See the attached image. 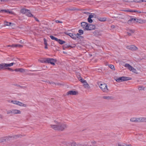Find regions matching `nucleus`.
Here are the masks:
<instances>
[{
  "label": "nucleus",
  "mask_w": 146,
  "mask_h": 146,
  "mask_svg": "<svg viewBox=\"0 0 146 146\" xmlns=\"http://www.w3.org/2000/svg\"><path fill=\"white\" fill-rule=\"evenodd\" d=\"M54 123L55 124H51L50 126L51 128L55 130L63 131L68 127V125L66 123L58 120H55Z\"/></svg>",
  "instance_id": "nucleus-1"
},
{
  "label": "nucleus",
  "mask_w": 146,
  "mask_h": 146,
  "mask_svg": "<svg viewBox=\"0 0 146 146\" xmlns=\"http://www.w3.org/2000/svg\"><path fill=\"white\" fill-rule=\"evenodd\" d=\"M130 121L134 122H146V117H132L130 119Z\"/></svg>",
  "instance_id": "nucleus-2"
},
{
  "label": "nucleus",
  "mask_w": 146,
  "mask_h": 146,
  "mask_svg": "<svg viewBox=\"0 0 146 146\" xmlns=\"http://www.w3.org/2000/svg\"><path fill=\"white\" fill-rule=\"evenodd\" d=\"M102 91L105 93H108L110 90L108 88L107 85L105 83L101 84L99 86Z\"/></svg>",
  "instance_id": "nucleus-3"
},
{
  "label": "nucleus",
  "mask_w": 146,
  "mask_h": 146,
  "mask_svg": "<svg viewBox=\"0 0 146 146\" xmlns=\"http://www.w3.org/2000/svg\"><path fill=\"white\" fill-rule=\"evenodd\" d=\"M45 63H50L52 65L54 66L55 63L57 61L56 59L50 58H46Z\"/></svg>",
  "instance_id": "nucleus-4"
},
{
  "label": "nucleus",
  "mask_w": 146,
  "mask_h": 146,
  "mask_svg": "<svg viewBox=\"0 0 146 146\" xmlns=\"http://www.w3.org/2000/svg\"><path fill=\"white\" fill-rule=\"evenodd\" d=\"M11 103H12L14 104L20 106H23L24 107H27V104H24L22 102L16 100H11Z\"/></svg>",
  "instance_id": "nucleus-5"
},
{
  "label": "nucleus",
  "mask_w": 146,
  "mask_h": 146,
  "mask_svg": "<svg viewBox=\"0 0 146 146\" xmlns=\"http://www.w3.org/2000/svg\"><path fill=\"white\" fill-rule=\"evenodd\" d=\"M125 67L127 68L129 70L136 74H137V70L128 64H126L124 65Z\"/></svg>",
  "instance_id": "nucleus-6"
},
{
  "label": "nucleus",
  "mask_w": 146,
  "mask_h": 146,
  "mask_svg": "<svg viewBox=\"0 0 146 146\" xmlns=\"http://www.w3.org/2000/svg\"><path fill=\"white\" fill-rule=\"evenodd\" d=\"M79 80L83 84V86L84 88L87 89L90 88V87L88 84L87 83L86 81L82 78H80Z\"/></svg>",
  "instance_id": "nucleus-7"
},
{
  "label": "nucleus",
  "mask_w": 146,
  "mask_h": 146,
  "mask_svg": "<svg viewBox=\"0 0 146 146\" xmlns=\"http://www.w3.org/2000/svg\"><path fill=\"white\" fill-rule=\"evenodd\" d=\"M131 79L129 77H121L117 78L116 80L117 82H121L122 81H127L131 80Z\"/></svg>",
  "instance_id": "nucleus-8"
},
{
  "label": "nucleus",
  "mask_w": 146,
  "mask_h": 146,
  "mask_svg": "<svg viewBox=\"0 0 146 146\" xmlns=\"http://www.w3.org/2000/svg\"><path fill=\"white\" fill-rule=\"evenodd\" d=\"M127 49H129L132 51H136L138 48H137L133 45H129L126 46Z\"/></svg>",
  "instance_id": "nucleus-9"
},
{
  "label": "nucleus",
  "mask_w": 146,
  "mask_h": 146,
  "mask_svg": "<svg viewBox=\"0 0 146 146\" xmlns=\"http://www.w3.org/2000/svg\"><path fill=\"white\" fill-rule=\"evenodd\" d=\"M82 27L84 30H88V24L87 23L83 22L81 23Z\"/></svg>",
  "instance_id": "nucleus-10"
},
{
  "label": "nucleus",
  "mask_w": 146,
  "mask_h": 146,
  "mask_svg": "<svg viewBox=\"0 0 146 146\" xmlns=\"http://www.w3.org/2000/svg\"><path fill=\"white\" fill-rule=\"evenodd\" d=\"M78 94V92L77 91L73 90H70L68 91L66 93L67 95H76Z\"/></svg>",
  "instance_id": "nucleus-11"
},
{
  "label": "nucleus",
  "mask_w": 146,
  "mask_h": 146,
  "mask_svg": "<svg viewBox=\"0 0 146 146\" xmlns=\"http://www.w3.org/2000/svg\"><path fill=\"white\" fill-rule=\"evenodd\" d=\"M13 114L15 115H20L21 114V111L17 109H13Z\"/></svg>",
  "instance_id": "nucleus-12"
},
{
  "label": "nucleus",
  "mask_w": 146,
  "mask_h": 146,
  "mask_svg": "<svg viewBox=\"0 0 146 146\" xmlns=\"http://www.w3.org/2000/svg\"><path fill=\"white\" fill-rule=\"evenodd\" d=\"M134 30L131 29H128L127 30V33L129 36H131L134 33Z\"/></svg>",
  "instance_id": "nucleus-13"
},
{
  "label": "nucleus",
  "mask_w": 146,
  "mask_h": 146,
  "mask_svg": "<svg viewBox=\"0 0 146 146\" xmlns=\"http://www.w3.org/2000/svg\"><path fill=\"white\" fill-rule=\"evenodd\" d=\"M4 65V66L5 69H6V68L9 67H11L13 66L14 64H15V63L12 62L10 64H7L5 63H3Z\"/></svg>",
  "instance_id": "nucleus-14"
},
{
  "label": "nucleus",
  "mask_w": 146,
  "mask_h": 146,
  "mask_svg": "<svg viewBox=\"0 0 146 146\" xmlns=\"http://www.w3.org/2000/svg\"><path fill=\"white\" fill-rule=\"evenodd\" d=\"M95 26L91 24H88V30H91L95 29Z\"/></svg>",
  "instance_id": "nucleus-15"
},
{
  "label": "nucleus",
  "mask_w": 146,
  "mask_h": 146,
  "mask_svg": "<svg viewBox=\"0 0 146 146\" xmlns=\"http://www.w3.org/2000/svg\"><path fill=\"white\" fill-rule=\"evenodd\" d=\"M4 24L5 26H12L14 25V23H11V22H8L6 21H4Z\"/></svg>",
  "instance_id": "nucleus-16"
},
{
  "label": "nucleus",
  "mask_w": 146,
  "mask_h": 146,
  "mask_svg": "<svg viewBox=\"0 0 146 146\" xmlns=\"http://www.w3.org/2000/svg\"><path fill=\"white\" fill-rule=\"evenodd\" d=\"M101 31H96L93 32L94 35L96 36H100L101 35Z\"/></svg>",
  "instance_id": "nucleus-17"
},
{
  "label": "nucleus",
  "mask_w": 146,
  "mask_h": 146,
  "mask_svg": "<svg viewBox=\"0 0 146 146\" xmlns=\"http://www.w3.org/2000/svg\"><path fill=\"white\" fill-rule=\"evenodd\" d=\"M117 146H132L131 145L127 144L126 143H121L118 144Z\"/></svg>",
  "instance_id": "nucleus-18"
},
{
  "label": "nucleus",
  "mask_w": 146,
  "mask_h": 146,
  "mask_svg": "<svg viewBox=\"0 0 146 146\" xmlns=\"http://www.w3.org/2000/svg\"><path fill=\"white\" fill-rule=\"evenodd\" d=\"M28 11H29V10L24 8L20 10V12L23 14H26Z\"/></svg>",
  "instance_id": "nucleus-19"
},
{
  "label": "nucleus",
  "mask_w": 146,
  "mask_h": 146,
  "mask_svg": "<svg viewBox=\"0 0 146 146\" xmlns=\"http://www.w3.org/2000/svg\"><path fill=\"white\" fill-rule=\"evenodd\" d=\"M23 45L19 44H13L11 46V47H13L21 48L23 47Z\"/></svg>",
  "instance_id": "nucleus-20"
},
{
  "label": "nucleus",
  "mask_w": 146,
  "mask_h": 146,
  "mask_svg": "<svg viewBox=\"0 0 146 146\" xmlns=\"http://www.w3.org/2000/svg\"><path fill=\"white\" fill-rule=\"evenodd\" d=\"M84 13H85L87 15L90 14V15L89 16V17L91 18H93V17H94V16H96L95 14L94 13H90L85 12H84Z\"/></svg>",
  "instance_id": "nucleus-21"
},
{
  "label": "nucleus",
  "mask_w": 146,
  "mask_h": 146,
  "mask_svg": "<svg viewBox=\"0 0 146 146\" xmlns=\"http://www.w3.org/2000/svg\"><path fill=\"white\" fill-rule=\"evenodd\" d=\"M15 71L17 72H25V70L22 68L16 69L15 70Z\"/></svg>",
  "instance_id": "nucleus-22"
},
{
  "label": "nucleus",
  "mask_w": 146,
  "mask_h": 146,
  "mask_svg": "<svg viewBox=\"0 0 146 146\" xmlns=\"http://www.w3.org/2000/svg\"><path fill=\"white\" fill-rule=\"evenodd\" d=\"M98 20L101 22H104L106 21L107 18L106 17H99L98 18Z\"/></svg>",
  "instance_id": "nucleus-23"
},
{
  "label": "nucleus",
  "mask_w": 146,
  "mask_h": 146,
  "mask_svg": "<svg viewBox=\"0 0 146 146\" xmlns=\"http://www.w3.org/2000/svg\"><path fill=\"white\" fill-rule=\"evenodd\" d=\"M102 98L104 99L107 100H111L113 99L112 97L110 96H104Z\"/></svg>",
  "instance_id": "nucleus-24"
},
{
  "label": "nucleus",
  "mask_w": 146,
  "mask_h": 146,
  "mask_svg": "<svg viewBox=\"0 0 146 146\" xmlns=\"http://www.w3.org/2000/svg\"><path fill=\"white\" fill-rule=\"evenodd\" d=\"M57 42H58L60 44H62L65 43V41L62 40L61 39H58L56 41Z\"/></svg>",
  "instance_id": "nucleus-25"
},
{
  "label": "nucleus",
  "mask_w": 146,
  "mask_h": 146,
  "mask_svg": "<svg viewBox=\"0 0 146 146\" xmlns=\"http://www.w3.org/2000/svg\"><path fill=\"white\" fill-rule=\"evenodd\" d=\"M69 35L72 38L74 39H76V35L73 34L71 33H69Z\"/></svg>",
  "instance_id": "nucleus-26"
},
{
  "label": "nucleus",
  "mask_w": 146,
  "mask_h": 146,
  "mask_svg": "<svg viewBox=\"0 0 146 146\" xmlns=\"http://www.w3.org/2000/svg\"><path fill=\"white\" fill-rule=\"evenodd\" d=\"M7 114H13V109L7 110Z\"/></svg>",
  "instance_id": "nucleus-27"
},
{
  "label": "nucleus",
  "mask_w": 146,
  "mask_h": 146,
  "mask_svg": "<svg viewBox=\"0 0 146 146\" xmlns=\"http://www.w3.org/2000/svg\"><path fill=\"white\" fill-rule=\"evenodd\" d=\"M2 69H5L3 63L0 64V70Z\"/></svg>",
  "instance_id": "nucleus-28"
},
{
  "label": "nucleus",
  "mask_w": 146,
  "mask_h": 146,
  "mask_svg": "<svg viewBox=\"0 0 146 146\" xmlns=\"http://www.w3.org/2000/svg\"><path fill=\"white\" fill-rule=\"evenodd\" d=\"M26 15L27 16L30 17H33V15L30 12H29V11L27 12L26 13Z\"/></svg>",
  "instance_id": "nucleus-29"
},
{
  "label": "nucleus",
  "mask_w": 146,
  "mask_h": 146,
  "mask_svg": "<svg viewBox=\"0 0 146 146\" xmlns=\"http://www.w3.org/2000/svg\"><path fill=\"white\" fill-rule=\"evenodd\" d=\"M136 20V19H133V18H131V19L130 20H129L128 21V23L129 24H130L131 23V22L132 21H135Z\"/></svg>",
  "instance_id": "nucleus-30"
},
{
  "label": "nucleus",
  "mask_w": 146,
  "mask_h": 146,
  "mask_svg": "<svg viewBox=\"0 0 146 146\" xmlns=\"http://www.w3.org/2000/svg\"><path fill=\"white\" fill-rule=\"evenodd\" d=\"M50 37L52 39L55 40L56 41L58 39V38L54 37V36L52 35H50Z\"/></svg>",
  "instance_id": "nucleus-31"
},
{
  "label": "nucleus",
  "mask_w": 146,
  "mask_h": 146,
  "mask_svg": "<svg viewBox=\"0 0 146 146\" xmlns=\"http://www.w3.org/2000/svg\"><path fill=\"white\" fill-rule=\"evenodd\" d=\"M69 47H73L74 46H71L70 45H67V44H65L64 45V46L63 47V49H64L65 48H67Z\"/></svg>",
  "instance_id": "nucleus-32"
},
{
  "label": "nucleus",
  "mask_w": 146,
  "mask_h": 146,
  "mask_svg": "<svg viewBox=\"0 0 146 146\" xmlns=\"http://www.w3.org/2000/svg\"><path fill=\"white\" fill-rule=\"evenodd\" d=\"M139 23H145L146 22V20H139Z\"/></svg>",
  "instance_id": "nucleus-33"
},
{
  "label": "nucleus",
  "mask_w": 146,
  "mask_h": 146,
  "mask_svg": "<svg viewBox=\"0 0 146 146\" xmlns=\"http://www.w3.org/2000/svg\"><path fill=\"white\" fill-rule=\"evenodd\" d=\"M71 146H76V143L74 142H73L70 143Z\"/></svg>",
  "instance_id": "nucleus-34"
},
{
  "label": "nucleus",
  "mask_w": 146,
  "mask_h": 146,
  "mask_svg": "<svg viewBox=\"0 0 146 146\" xmlns=\"http://www.w3.org/2000/svg\"><path fill=\"white\" fill-rule=\"evenodd\" d=\"M109 66L110 68H111L113 70H115L114 66L113 65H111V64H110V65H109Z\"/></svg>",
  "instance_id": "nucleus-35"
},
{
  "label": "nucleus",
  "mask_w": 146,
  "mask_h": 146,
  "mask_svg": "<svg viewBox=\"0 0 146 146\" xmlns=\"http://www.w3.org/2000/svg\"><path fill=\"white\" fill-rule=\"evenodd\" d=\"M91 19L92 18H90L88 17V21L90 23H92L93 22V21Z\"/></svg>",
  "instance_id": "nucleus-36"
},
{
  "label": "nucleus",
  "mask_w": 146,
  "mask_h": 146,
  "mask_svg": "<svg viewBox=\"0 0 146 146\" xmlns=\"http://www.w3.org/2000/svg\"><path fill=\"white\" fill-rule=\"evenodd\" d=\"M123 11L125 12H133V11L132 10H130L129 9H127V10H123Z\"/></svg>",
  "instance_id": "nucleus-37"
},
{
  "label": "nucleus",
  "mask_w": 146,
  "mask_h": 146,
  "mask_svg": "<svg viewBox=\"0 0 146 146\" xmlns=\"http://www.w3.org/2000/svg\"><path fill=\"white\" fill-rule=\"evenodd\" d=\"M67 10H69V11H73V10H79V9H76L75 8H73L72 9H67Z\"/></svg>",
  "instance_id": "nucleus-38"
},
{
  "label": "nucleus",
  "mask_w": 146,
  "mask_h": 146,
  "mask_svg": "<svg viewBox=\"0 0 146 146\" xmlns=\"http://www.w3.org/2000/svg\"><path fill=\"white\" fill-rule=\"evenodd\" d=\"M45 60H46V58H44L42 60H40V62H42V63H45V61H46Z\"/></svg>",
  "instance_id": "nucleus-39"
},
{
  "label": "nucleus",
  "mask_w": 146,
  "mask_h": 146,
  "mask_svg": "<svg viewBox=\"0 0 146 146\" xmlns=\"http://www.w3.org/2000/svg\"><path fill=\"white\" fill-rule=\"evenodd\" d=\"M25 136V135H22V134H18L16 135V137H20L21 136Z\"/></svg>",
  "instance_id": "nucleus-40"
},
{
  "label": "nucleus",
  "mask_w": 146,
  "mask_h": 146,
  "mask_svg": "<svg viewBox=\"0 0 146 146\" xmlns=\"http://www.w3.org/2000/svg\"><path fill=\"white\" fill-rule=\"evenodd\" d=\"M44 45L47 44V40L45 38L44 39Z\"/></svg>",
  "instance_id": "nucleus-41"
},
{
  "label": "nucleus",
  "mask_w": 146,
  "mask_h": 146,
  "mask_svg": "<svg viewBox=\"0 0 146 146\" xmlns=\"http://www.w3.org/2000/svg\"><path fill=\"white\" fill-rule=\"evenodd\" d=\"M135 1L137 3H141L142 2V0H135Z\"/></svg>",
  "instance_id": "nucleus-42"
},
{
  "label": "nucleus",
  "mask_w": 146,
  "mask_h": 146,
  "mask_svg": "<svg viewBox=\"0 0 146 146\" xmlns=\"http://www.w3.org/2000/svg\"><path fill=\"white\" fill-rule=\"evenodd\" d=\"M78 32L79 33L83 34V31L82 30L80 29L79 30Z\"/></svg>",
  "instance_id": "nucleus-43"
},
{
  "label": "nucleus",
  "mask_w": 146,
  "mask_h": 146,
  "mask_svg": "<svg viewBox=\"0 0 146 146\" xmlns=\"http://www.w3.org/2000/svg\"><path fill=\"white\" fill-rule=\"evenodd\" d=\"M55 22L56 23H62V22L58 21V20L55 21Z\"/></svg>",
  "instance_id": "nucleus-44"
},
{
  "label": "nucleus",
  "mask_w": 146,
  "mask_h": 146,
  "mask_svg": "<svg viewBox=\"0 0 146 146\" xmlns=\"http://www.w3.org/2000/svg\"><path fill=\"white\" fill-rule=\"evenodd\" d=\"M50 84H52V85H56V84L54 82H51Z\"/></svg>",
  "instance_id": "nucleus-45"
},
{
  "label": "nucleus",
  "mask_w": 146,
  "mask_h": 146,
  "mask_svg": "<svg viewBox=\"0 0 146 146\" xmlns=\"http://www.w3.org/2000/svg\"><path fill=\"white\" fill-rule=\"evenodd\" d=\"M6 69H7L8 70H10V71H13V70L12 69H11L10 68H9V67H7V68L6 67Z\"/></svg>",
  "instance_id": "nucleus-46"
},
{
  "label": "nucleus",
  "mask_w": 146,
  "mask_h": 146,
  "mask_svg": "<svg viewBox=\"0 0 146 146\" xmlns=\"http://www.w3.org/2000/svg\"><path fill=\"white\" fill-rule=\"evenodd\" d=\"M138 13H146V12H144L143 11H138Z\"/></svg>",
  "instance_id": "nucleus-47"
},
{
  "label": "nucleus",
  "mask_w": 146,
  "mask_h": 146,
  "mask_svg": "<svg viewBox=\"0 0 146 146\" xmlns=\"http://www.w3.org/2000/svg\"><path fill=\"white\" fill-rule=\"evenodd\" d=\"M10 1V0H1V1L6 2Z\"/></svg>",
  "instance_id": "nucleus-48"
},
{
  "label": "nucleus",
  "mask_w": 146,
  "mask_h": 146,
  "mask_svg": "<svg viewBox=\"0 0 146 146\" xmlns=\"http://www.w3.org/2000/svg\"><path fill=\"white\" fill-rule=\"evenodd\" d=\"M34 18L37 21H38V22H39V20L36 18L35 17H34Z\"/></svg>",
  "instance_id": "nucleus-49"
},
{
  "label": "nucleus",
  "mask_w": 146,
  "mask_h": 146,
  "mask_svg": "<svg viewBox=\"0 0 146 146\" xmlns=\"http://www.w3.org/2000/svg\"><path fill=\"white\" fill-rule=\"evenodd\" d=\"M45 45V46L44 47L45 48L47 49L48 48L47 44H46V45Z\"/></svg>",
  "instance_id": "nucleus-50"
},
{
  "label": "nucleus",
  "mask_w": 146,
  "mask_h": 146,
  "mask_svg": "<svg viewBox=\"0 0 146 146\" xmlns=\"http://www.w3.org/2000/svg\"><path fill=\"white\" fill-rule=\"evenodd\" d=\"M142 88H143V87H139V90H142L143 89Z\"/></svg>",
  "instance_id": "nucleus-51"
},
{
  "label": "nucleus",
  "mask_w": 146,
  "mask_h": 146,
  "mask_svg": "<svg viewBox=\"0 0 146 146\" xmlns=\"http://www.w3.org/2000/svg\"><path fill=\"white\" fill-rule=\"evenodd\" d=\"M3 118V117L2 115L1 114H0V119H2Z\"/></svg>",
  "instance_id": "nucleus-52"
},
{
  "label": "nucleus",
  "mask_w": 146,
  "mask_h": 146,
  "mask_svg": "<svg viewBox=\"0 0 146 146\" xmlns=\"http://www.w3.org/2000/svg\"><path fill=\"white\" fill-rule=\"evenodd\" d=\"M45 82H47L48 83H49V84H50L51 82H50V81H49L48 80H47V81H46Z\"/></svg>",
  "instance_id": "nucleus-53"
},
{
  "label": "nucleus",
  "mask_w": 146,
  "mask_h": 146,
  "mask_svg": "<svg viewBox=\"0 0 146 146\" xmlns=\"http://www.w3.org/2000/svg\"><path fill=\"white\" fill-rule=\"evenodd\" d=\"M5 11V12H7V11L6 10H1V11Z\"/></svg>",
  "instance_id": "nucleus-54"
},
{
  "label": "nucleus",
  "mask_w": 146,
  "mask_h": 146,
  "mask_svg": "<svg viewBox=\"0 0 146 146\" xmlns=\"http://www.w3.org/2000/svg\"><path fill=\"white\" fill-rule=\"evenodd\" d=\"M133 11V12H137L138 13V11L137 10H134V11Z\"/></svg>",
  "instance_id": "nucleus-55"
},
{
  "label": "nucleus",
  "mask_w": 146,
  "mask_h": 146,
  "mask_svg": "<svg viewBox=\"0 0 146 146\" xmlns=\"http://www.w3.org/2000/svg\"><path fill=\"white\" fill-rule=\"evenodd\" d=\"M19 42L21 44H22L23 43V42L22 41V40H21Z\"/></svg>",
  "instance_id": "nucleus-56"
},
{
  "label": "nucleus",
  "mask_w": 146,
  "mask_h": 146,
  "mask_svg": "<svg viewBox=\"0 0 146 146\" xmlns=\"http://www.w3.org/2000/svg\"><path fill=\"white\" fill-rule=\"evenodd\" d=\"M142 2H146V0H142Z\"/></svg>",
  "instance_id": "nucleus-57"
},
{
  "label": "nucleus",
  "mask_w": 146,
  "mask_h": 146,
  "mask_svg": "<svg viewBox=\"0 0 146 146\" xmlns=\"http://www.w3.org/2000/svg\"><path fill=\"white\" fill-rule=\"evenodd\" d=\"M4 140H0V143L2 142H4Z\"/></svg>",
  "instance_id": "nucleus-58"
},
{
  "label": "nucleus",
  "mask_w": 146,
  "mask_h": 146,
  "mask_svg": "<svg viewBox=\"0 0 146 146\" xmlns=\"http://www.w3.org/2000/svg\"><path fill=\"white\" fill-rule=\"evenodd\" d=\"M11 101H10V100H8L7 101V102H9V103H11Z\"/></svg>",
  "instance_id": "nucleus-59"
},
{
  "label": "nucleus",
  "mask_w": 146,
  "mask_h": 146,
  "mask_svg": "<svg viewBox=\"0 0 146 146\" xmlns=\"http://www.w3.org/2000/svg\"><path fill=\"white\" fill-rule=\"evenodd\" d=\"M11 45H8L7 46V47H9V46H11Z\"/></svg>",
  "instance_id": "nucleus-60"
},
{
  "label": "nucleus",
  "mask_w": 146,
  "mask_h": 146,
  "mask_svg": "<svg viewBox=\"0 0 146 146\" xmlns=\"http://www.w3.org/2000/svg\"><path fill=\"white\" fill-rule=\"evenodd\" d=\"M63 53H65V54H66V52H64H64H63Z\"/></svg>",
  "instance_id": "nucleus-61"
},
{
  "label": "nucleus",
  "mask_w": 146,
  "mask_h": 146,
  "mask_svg": "<svg viewBox=\"0 0 146 146\" xmlns=\"http://www.w3.org/2000/svg\"><path fill=\"white\" fill-rule=\"evenodd\" d=\"M77 35L79 36V34L78 33H77Z\"/></svg>",
  "instance_id": "nucleus-62"
},
{
  "label": "nucleus",
  "mask_w": 146,
  "mask_h": 146,
  "mask_svg": "<svg viewBox=\"0 0 146 146\" xmlns=\"http://www.w3.org/2000/svg\"><path fill=\"white\" fill-rule=\"evenodd\" d=\"M112 27H113V28L115 27V26H113Z\"/></svg>",
  "instance_id": "nucleus-63"
},
{
  "label": "nucleus",
  "mask_w": 146,
  "mask_h": 146,
  "mask_svg": "<svg viewBox=\"0 0 146 146\" xmlns=\"http://www.w3.org/2000/svg\"><path fill=\"white\" fill-rule=\"evenodd\" d=\"M57 84V85H59V84Z\"/></svg>",
  "instance_id": "nucleus-64"
}]
</instances>
